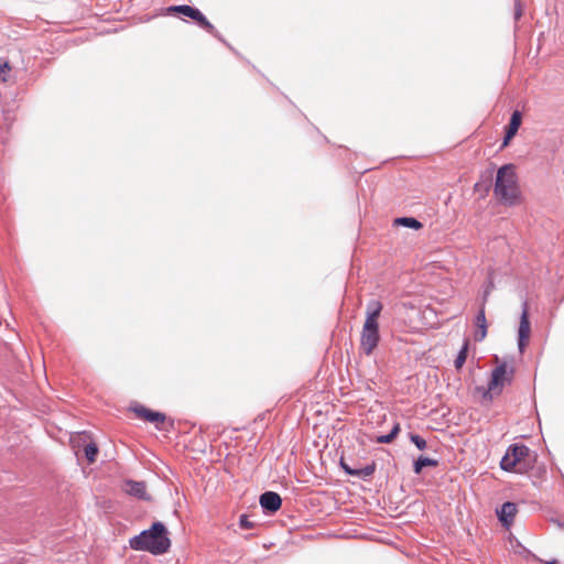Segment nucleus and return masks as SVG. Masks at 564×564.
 Masks as SVG:
<instances>
[{
    "mask_svg": "<svg viewBox=\"0 0 564 564\" xmlns=\"http://www.w3.org/2000/svg\"><path fill=\"white\" fill-rule=\"evenodd\" d=\"M393 440H394V437H392L391 433H389V434H386V435L378 436L377 437V443L390 444Z\"/></svg>",
    "mask_w": 564,
    "mask_h": 564,
    "instance_id": "22",
    "label": "nucleus"
},
{
    "mask_svg": "<svg viewBox=\"0 0 564 564\" xmlns=\"http://www.w3.org/2000/svg\"><path fill=\"white\" fill-rule=\"evenodd\" d=\"M488 293H489V288L485 291V294H484V302L486 301Z\"/></svg>",
    "mask_w": 564,
    "mask_h": 564,
    "instance_id": "26",
    "label": "nucleus"
},
{
    "mask_svg": "<svg viewBox=\"0 0 564 564\" xmlns=\"http://www.w3.org/2000/svg\"><path fill=\"white\" fill-rule=\"evenodd\" d=\"M399 432H400V424H399V423H397V424H394V425H393V427H392V430L390 431V433H391L392 437H394V438H395V437H397V435L399 434Z\"/></svg>",
    "mask_w": 564,
    "mask_h": 564,
    "instance_id": "25",
    "label": "nucleus"
},
{
    "mask_svg": "<svg viewBox=\"0 0 564 564\" xmlns=\"http://www.w3.org/2000/svg\"><path fill=\"white\" fill-rule=\"evenodd\" d=\"M259 503L264 512L274 513L282 506V499L275 491H265L259 498Z\"/></svg>",
    "mask_w": 564,
    "mask_h": 564,
    "instance_id": "8",
    "label": "nucleus"
},
{
    "mask_svg": "<svg viewBox=\"0 0 564 564\" xmlns=\"http://www.w3.org/2000/svg\"><path fill=\"white\" fill-rule=\"evenodd\" d=\"M340 467L347 475L352 476V471L355 468L350 467L343 458L340 459Z\"/></svg>",
    "mask_w": 564,
    "mask_h": 564,
    "instance_id": "23",
    "label": "nucleus"
},
{
    "mask_svg": "<svg viewBox=\"0 0 564 564\" xmlns=\"http://www.w3.org/2000/svg\"><path fill=\"white\" fill-rule=\"evenodd\" d=\"M129 544L135 551H147L153 555H161L169 551L171 541L165 525L156 521L150 529L143 530L140 534L131 538Z\"/></svg>",
    "mask_w": 564,
    "mask_h": 564,
    "instance_id": "1",
    "label": "nucleus"
},
{
    "mask_svg": "<svg viewBox=\"0 0 564 564\" xmlns=\"http://www.w3.org/2000/svg\"><path fill=\"white\" fill-rule=\"evenodd\" d=\"M517 512V505L514 502L507 501L497 510V516L502 525L508 529L513 523Z\"/></svg>",
    "mask_w": 564,
    "mask_h": 564,
    "instance_id": "9",
    "label": "nucleus"
},
{
    "mask_svg": "<svg viewBox=\"0 0 564 564\" xmlns=\"http://www.w3.org/2000/svg\"><path fill=\"white\" fill-rule=\"evenodd\" d=\"M523 2H516L514 4V9H513V17H514V20H519L523 13Z\"/></svg>",
    "mask_w": 564,
    "mask_h": 564,
    "instance_id": "21",
    "label": "nucleus"
},
{
    "mask_svg": "<svg viewBox=\"0 0 564 564\" xmlns=\"http://www.w3.org/2000/svg\"><path fill=\"white\" fill-rule=\"evenodd\" d=\"M394 224L398 226H403L411 229H420L422 228V224L414 217H398L394 219Z\"/></svg>",
    "mask_w": 564,
    "mask_h": 564,
    "instance_id": "16",
    "label": "nucleus"
},
{
    "mask_svg": "<svg viewBox=\"0 0 564 564\" xmlns=\"http://www.w3.org/2000/svg\"><path fill=\"white\" fill-rule=\"evenodd\" d=\"M122 489L130 496H133L139 499L149 500L150 498L147 496V487L143 481L137 480H126L123 482Z\"/></svg>",
    "mask_w": 564,
    "mask_h": 564,
    "instance_id": "10",
    "label": "nucleus"
},
{
    "mask_svg": "<svg viewBox=\"0 0 564 564\" xmlns=\"http://www.w3.org/2000/svg\"><path fill=\"white\" fill-rule=\"evenodd\" d=\"M85 457L89 463H94L96 460L98 454V447L95 443H89L84 448Z\"/></svg>",
    "mask_w": 564,
    "mask_h": 564,
    "instance_id": "18",
    "label": "nucleus"
},
{
    "mask_svg": "<svg viewBox=\"0 0 564 564\" xmlns=\"http://www.w3.org/2000/svg\"><path fill=\"white\" fill-rule=\"evenodd\" d=\"M167 13H180L185 17H188L196 21V23L205 29L207 32H209L214 37H216L218 41L224 43L226 46H228L231 51L234 48L230 46V44L221 36V34L215 29V26L206 19V17L196 8L189 7L186 4L182 6H173L166 9Z\"/></svg>",
    "mask_w": 564,
    "mask_h": 564,
    "instance_id": "6",
    "label": "nucleus"
},
{
    "mask_svg": "<svg viewBox=\"0 0 564 564\" xmlns=\"http://www.w3.org/2000/svg\"><path fill=\"white\" fill-rule=\"evenodd\" d=\"M531 334V325L529 319V305L524 301L522 303V312L520 316V324L518 329V348L520 352H523Z\"/></svg>",
    "mask_w": 564,
    "mask_h": 564,
    "instance_id": "7",
    "label": "nucleus"
},
{
    "mask_svg": "<svg viewBox=\"0 0 564 564\" xmlns=\"http://www.w3.org/2000/svg\"><path fill=\"white\" fill-rule=\"evenodd\" d=\"M438 465V462L436 459L420 456L413 463V471L419 475L422 473L424 467H436Z\"/></svg>",
    "mask_w": 564,
    "mask_h": 564,
    "instance_id": "14",
    "label": "nucleus"
},
{
    "mask_svg": "<svg viewBox=\"0 0 564 564\" xmlns=\"http://www.w3.org/2000/svg\"><path fill=\"white\" fill-rule=\"evenodd\" d=\"M133 412L148 422L154 423L156 426L165 421V414L162 412L152 411L143 405H135Z\"/></svg>",
    "mask_w": 564,
    "mask_h": 564,
    "instance_id": "11",
    "label": "nucleus"
},
{
    "mask_svg": "<svg viewBox=\"0 0 564 564\" xmlns=\"http://www.w3.org/2000/svg\"><path fill=\"white\" fill-rule=\"evenodd\" d=\"M381 311L382 304L377 300L367 304L366 321L360 335V349L367 356L372 355L380 340L378 318Z\"/></svg>",
    "mask_w": 564,
    "mask_h": 564,
    "instance_id": "2",
    "label": "nucleus"
},
{
    "mask_svg": "<svg viewBox=\"0 0 564 564\" xmlns=\"http://www.w3.org/2000/svg\"><path fill=\"white\" fill-rule=\"evenodd\" d=\"M239 525L241 529H251L253 523L249 520L247 514H241L239 518Z\"/></svg>",
    "mask_w": 564,
    "mask_h": 564,
    "instance_id": "20",
    "label": "nucleus"
},
{
    "mask_svg": "<svg viewBox=\"0 0 564 564\" xmlns=\"http://www.w3.org/2000/svg\"><path fill=\"white\" fill-rule=\"evenodd\" d=\"M514 376V368L507 362H501L491 372V379L488 387H476L484 401H491L495 395L501 393L505 384H510Z\"/></svg>",
    "mask_w": 564,
    "mask_h": 564,
    "instance_id": "4",
    "label": "nucleus"
},
{
    "mask_svg": "<svg viewBox=\"0 0 564 564\" xmlns=\"http://www.w3.org/2000/svg\"><path fill=\"white\" fill-rule=\"evenodd\" d=\"M545 564H556V562L555 561H549Z\"/></svg>",
    "mask_w": 564,
    "mask_h": 564,
    "instance_id": "27",
    "label": "nucleus"
},
{
    "mask_svg": "<svg viewBox=\"0 0 564 564\" xmlns=\"http://www.w3.org/2000/svg\"><path fill=\"white\" fill-rule=\"evenodd\" d=\"M410 441L417 447V449L420 451H423L427 447V443L426 441L421 437L420 435L417 434H413L411 433L410 434Z\"/></svg>",
    "mask_w": 564,
    "mask_h": 564,
    "instance_id": "19",
    "label": "nucleus"
},
{
    "mask_svg": "<svg viewBox=\"0 0 564 564\" xmlns=\"http://www.w3.org/2000/svg\"><path fill=\"white\" fill-rule=\"evenodd\" d=\"M475 324L477 332L475 333V340L481 341L487 336V321L485 315V305L482 304L479 312L475 317Z\"/></svg>",
    "mask_w": 564,
    "mask_h": 564,
    "instance_id": "13",
    "label": "nucleus"
},
{
    "mask_svg": "<svg viewBox=\"0 0 564 564\" xmlns=\"http://www.w3.org/2000/svg\"><path fill=\"white\" fill-rule=\"evenodd\" d=\"M467 351H468V341L465 340L462 349L459 350V352L454 361V365L457 369L462 368L463 365L465 364L466 358H467Z\"/></svg>",
    "mask_w": 564,
    "mask_h": 564,
    "instance_id": "17",
    "label": "nucleus"
},
{
    "mask_svg": "<svg viewBox=\"0 0 564 564\" xmlns=\"http://www.w3.org/2000/svg\"><path fill=\"white\" fill-rule=\"evenodd\" d=\"M522 122V113L519 110H514L511 115L506 135L503 138V145H507L509 140L514 137L518 132Z\"/></svg>",
    "mask_w": 564,
    "mask_h": 564,
    "instance_id": "12",
    "label": "nucleus"
},
{
    "mask_svg": "<svg viewBox=\"0 0 564 564\" xmlns=\"http://www.w3.org/2000/svg\"><path fill=\"white\" fill-rule=\"evenodd\" d=\"M10 69L9 64L6 62L3 64H0V79L6 82L7 78L4 76V73Z\"/></svg>",
    "mask_w": 564,
    "mask_h": 564,
    "instance_id": "24",
    "label": "nucleus"
},
{
    "mask_svg": "<svg viewBox=\"0 0 564 564\" xmlns=\"http://www.w3.org/2000/svg\"><path fill=\"white\" fill-rule=\"evenodd\" d=\"M375 471H376V464L371 463L361 468H355L352 471V477H357L359 479L366 480L369 477H371L375 474Z\"/></svg>",
    "mask_w": 564,
    "mask_h": 564,
    "instance_id": "15",
    "label": "nucleus"
},
{
    "mask_svg": "<svg viewBox=\"0 0 564 564\" xmlns=\"http://www.w3.org/2000/svg\"><path fill=\"white\" fill-rule=\"evenodd\" d=\"M494 192L503 204L511 206L517 203L519 188L513 164H505L498 169Z\"/></svg>",
    "mask_w": 564,
    "mask_h": 564,
    "instance_id": "3",
    "label": "nucleus"
},
{
    "mask_svg": "<svg viewBox=\"0 0 564 564\" xmlns=\"http://www.w3.org/2000/svg\"><path fill=\"white\" fill-rule=\"evenodd\" d=\"M531 451L523 444H512L500 460V467L506 471L524 473L528 469L527 459Z\"/></svg>",
    "mask_w": 564,
    "mask_h": 564,
    "instance_id": "5",
    "label": "nucleus"
}]
</instances>
